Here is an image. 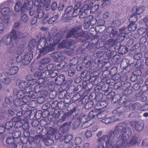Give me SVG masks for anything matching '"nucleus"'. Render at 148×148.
Segmentation results:
<instances>
[{
	"label": "nucleus",
	"instance_id": "4d7b16f0",
	"mask_svg": "<svg viewBox=\"0 0 148 148\" xmlns=\"http://www.w3.org/2000/svg\"><path fill=\"white\" fill-rule=\"evenodd\" d=\"M41 86L40 85H38L34 87V92L36 93H38L41 91Z\"/></svg>",
	"mask_w": 148,
	"mask_h": 148
},
{
	"label": "nucleus",
	"instance_id": "c9c22d12",
	"mask_svg": "<svg viewBox=\"0 0 148 148\" xmlns=\"http://www.w3.org/2000/svg\"><path fill=\"white\" fill-rule=\"evenodd\" d=\"M65 80L64 76L63 75H60L56 78V81H59L60 82L59 84H62L64 82Z\"/></svg>",
	"mask_w": 148,
	"mask_h": 148
},
{
	"label": "nucleus",
	"instance_id": "e2e57ef3",
	"mask_svg": "<svg viewBox=\"0 0 148 148\" xmlns=\"http://www.w3.org/2000/svg\"><path fill=\"white\" fill-rule=\"evenodd\" d=\"M13 111L10 109L8 111V114L10 116H12L14 115V112H17L18 110L15 109L13 110Z\"/></svg>",
	"mask_w": 148,
	"mask_h": 148
},
{
	"label": "nucleus",
	"instance_id": "774afa93",
	"mask_svg": "<svg viewBox=\"0 0 148 148\" xmlns=\"http://www.w3.org/2000/svg\"><path fill=\"white\" fill-rule=\"evenodd\" d=\"M113 52L111 51H107L106 52L107 55L109 58L112 57L113 56Z\"/></svg>",
	"mask_w": 148,
	"mask_h": 148
},
{
	"label": "nucleus",
	"instance_id": "8fccbe9b",
	"mask_svg": "<svg viewBox=\"0 0 148 148\" xmlns=\"http://www.w3.org/2000/svg\"><path fill=\"white\" fill-rule=\"evenodd\" d=\"M85 137L87 139L90 138L92 136V132L89 130H87L85 133Z\"/></svg>",
	"mask_w": 148,
	"mask_h": 148
},
{
	"label": "nucleus",
	"instance_id": "37998d69",
	"mask_svg": "<svg viewBox=\"0 0 148 148\" xmlns=\"http://www.w3.org/2000/svg\"><path fill=\"white\" fill-rule=\"evenodd\" d=\"M91 121H92L91 120H89L88 121L83 123L84 124L82 126L83 128H86L91 125L92 124V123H91Z\"/></svg>",
	"mask_w": 148,
	"mask_h": 148
},
{
	"label": "nucleus",
	"instance_id": "f704fd0d",
	"mask_svg": "<svg viewBox=\"0 0 148 148\" xmlns=\"http://www.w3.org/2000/svg\"><path fill=\"white\" fill-rule=\"evenodd\" d=\"M21 132L18 130H14L12 133V135L14 138H17L19 137L21 135Z\"/></svg>",
	"mask_w": 148,
	"mask_h": 148
},
{
	"label": "nucleus",
	"instance_id": "de8ad7c7",
	"mask_svg": "<svg viewBox=\"0 0 148 148\" xmlns=\"http://www.w3.org/2000/svg\"><path fill=\"white\" fill-rule=\"evenodd\" d=\"M83 140L82 138L79 137H77L75 138V143L76 145H79L82 143Z\"/></svg>",
	"mask_w": 148,
	"mask_h": 148
},
{
	"label": "nucleus",
	"instance_id": "bb28decb",
	"mask_svg": "<svg viewBox=\"0 0 148 148\" xmlns=\"http://www.w3.org/2000/svg\"><path fill=\"white\" fill-rule=\"evenodd\" d=\"M27 82L22 81H21L19 85V88L21 89H23L26 91H27L29 89L27 88V87L29 86L28 85Z\"/></svg>",
	"mask_w": 148,
	"mask_h": 148
},
{
	"label": "nucleus",
	"instance_id": "f03ea898",
	"mask_svg": "<svg viewBox=\"0 0 148 148\" xmlns=\"http://www.w3.org/2000/svg\"><path fill=\"white\" fill-rule=\"evenodd\" d=\"M60 41L59 39L54 40L50 36L46 38H42L38 41L37 48L40 54L45 55L54 50L55 46Z\"/></svg>",
	"mask_w": 148,
	"mask_h": 148
},
{
	"label": "nucleus",
	"instance_id": "9d476101",
	"mask_svg": "<svg viewBox=\"0 0 148 148\" xmlns=\"http://www.w3.org/2000/svg\"><path fill=\"white\" fill-rule=\"evenodd\" d=\"M55 138L56 139H60V140L62 141L64 140L66 143H69L72 139L73 136L72 135L67 134L66 133H63L61 135L59 133H56L55 134Z\"/></svg>",
	"mask_w": 148,
	"mask_h": 148
},
{
	"label": "nucleus",
	"instance_id": "20e7f679",
	"mask_svg": "<svg viewBox=\"0 0 148 148\" xmlns=\"http://www.w3.org/2000/svg\"><path fill=\"white\" fill-rule=\"evenodd\" d=\"M121 108H122V107H121L119 108H117L116 110H114L113 112V113L114 114H115V115L114 116H112L110 118H105L102 120V122L106 124H108L112 123L119 119H121V118H117V117H119V116H123V114H119V113L123 112V111H120V109H121Z\"/></svg>",
	"mask_w": 148,
	"mask_h": 148
},
{
	"label": "nucleus",
	"instance_id": "bf43d9fd",
	"mask_svg": "<svg viewBox=\"0 0 148 148\" xmlns=\"http://www.w3.org/2000/svg\"><path fill=\"white\" fill-rule=\"evenodd\" d=\"M77 8H74V12L73 14H72L73 17H75L79 14V12H78V10H79L77 9Z\"/></svg>",
	"mask_w": 148,
	"mask_h": 148
},
{
	"label": "nucleus",
	"instance_id": "4c0bfd02",
	"mask_svg": "<svg viewBox=\"0 0 148 148\" xmlns=\"http://www.w3.org/2000/svg\"><path fill=\"white\" fill-rule=\"evenodd\" d=\"M44 136L43 135H38L36 136L35 137V138L34 139V143L36 144H38L40 142L41 138H44Z\"/></svg>",
	"mask_w": 148,
	"mask_h": 148
},
{
	"label": "nucleus",
	"instance_id": "e433bc0d",
	"mask_svg": "<svg viewBox=\"0 0 148 148\" xmlns=\"http://www.w3.org/2000/svg\"><path fill=\"white\" fill-rule=\"evenodd\" d=\"M13 125V123L12 119L11 121L6 123L5 125V128L6 130H10L12 128Z\"/></svg>",
	"mask_w": 148,
	"mask_h": 148
},
{
	"label": "nucleus",
	"instance_id": "39448f33",
	"mask_svg": "<svg viewBox=\"0 0 148 148\" xmlns=\"http://www.w3.org/2000/svg\"><path fill=\"white\" fill-rule=\"evenodd\" d=\"M20 36H18L17 33L13 29L12 31L10 32L9 35H6L4 36L1 39L2 43L5 45H9L12 42V38L16 39L17 38H20Z\"/></svg>",
	"mask_w": 148,
	"mask_h": 148
},
{
	"label": "nucleus",
	"instance_id": "6ab92c4d",
	"mask_svg": "<svg viewBox=\"0 0 148 148\" xmlns=\"http://www.w3.org/2000/svg\"><path fill=\"white\" fill-rule=\"evenodd\" d=\"M144 7L134 6L132 8V12L133 13L137 15H139L142 14L144 12Z\"/></svg>",
	"mask_w": 148,
	"mask_h": 148
},
{
	"label": "nucleus",
	"instance_id": "72a5a7b5",
	"mask_svg": "<svg viewBox=\"0 0 148 148\" xmlns=\"http://www.w3.org/2000/svg\"><path fill=\"white\" fill-rule=\"evenodd\" d=\"M93 5V3L92 2H91L89 5L86 4L85 5L81 10V11H82V12L84 11L85 12H86V11L90 9L91 7Z\"/></svg>",
	"mask_w": 148,
	"mask_h": 148
},
{
	"label": "nucleus",
	"instance_id": "0eeeda50",
	"mask_svg": "<svg viewBox=\"0 0 148 148\" xmlns=\"http://www.w3.org/2000/svg\"><path fill=\"white\" fill-rule=\"evenodd\" d=\"M32 7L29 3L25 2L22 5V3L19 1H17L15 5L14 9L15 12H19L20 11L22 13H24L26 10H28Z\"/></svg>",
	"mask_w": 148,
	"mask_h": 148
},
{
	"label": "nucleus",
	"instance_id": "423d86ee",
	"mask_svg": "<svg viewBox=\"0 0 148 148\" xmlns=\"http://www.w3.org/2000/svg\"><path fill=\"white\" fill-rule=\"evenodd\" d=\"M56 132V130L55 129L50 128L46 134V136L44 137L43 139V142L46 145H50L53 144V140L52 139V136L55 134Z\"/></svg>",
	"mask_w": 148,
	"mask_h": 148
},
{
	"label": "nucleus",
	"instance_id": "7c9ffc66",
	"mask_svg": "<svg viewBox=\"0 0 148 148\" xmlns=\"http://www.w3.org/2000/svg\"><path fill=\"white\" fill-rule=\"evenodd\" d=\"M128 50V49L125 46L122 45L120 47L118 52L119 53L123 54L126 53Z\"/></svg>",
	"mask_w": 148,
	"mask_h": 148
},
{
	"label": "nucleus",
	"instance_id": "393cba45",
	"mask_svg": "<svg viewBox=\"0 0 148 148\" xmlns=\"http://www.w3.org/2000/svg\"><path fill=\"white\" fill-rule=\"evenodd\" d=\"M7 144H9L10 148H15L16 144L15 138L11 137H8L6 141Z\"/></svg>",
	"mask_w": 148,
	"mask_h": 148
},
{
	"label": "nucleus",
	"instance_id": "ea45409f",
	"mask_svg": "<svg viewBox=\"0 0 148 148\" xmlns=\"http://www.w3.org/2000/svg\"><path fill=\"white\" fill-rule=\"evenodd\" d=\"M73 9V7L71 6H69L68 7L65 11V15H66L67 16H68L71 13Z\"/></svg>",
	"mask_w": 148,
	"mask_h": 148
},
{
	"label": "nucleus",
	"instance_id": "ddd939ff",
	"mask_svg": "<svg viewBox=\"0 0 148 148\" xmlns=\"http://www.w3.org/2000/svg\"><path fill=\"white\" fill-rule=\"evenodd\" d=\"M23 63L24 65H27L30 62L33 58V53L30 51L28 53L25 54L23 56Z\"/></svg>",
	"mask_w": 148,
	"mask_h": 148
},
{
	"label": "nucleus",
	"instance_id": "0e129e2a",
	"mask_svg": "<svg viewBox=\"0 0 148 148\" xmlns=\"http://www.w3.org/2000/svg\"><path fill=\"white\" fill-rule=\"evenodd\" d=\"M5 28V26L2 23H0V33H2Z\"/></svg>",
	"mask_w": 148,
	"mask_h": 148
},
{
	"label": "nucleus",
	"instance_id": "c85d7f7f",
	"mask_svg": "<svg viewBox=\"0 0 148 148\" xmlns=\"http://www.w3.org/2000/svg\"><path fill=\"white\" fill-rule=\"evenodd\" d=\"M89 17L90 19H92L93 22H95L94 21H95V23L96 22H97L98 24L100 26H104L105 24V21L103 19H101L99 21H97V19L95 20L92 15L89 16Z\"/></svg>",
	"mask_w": 148,
	"mask_h": 148
},
{
	"label": "nucleus",
	"instance_id": "6e6d98bb",
	"mask_svg": "<svg viewBox=\"0 0 148 148\" xmlns=\"http://www.w3.org/2000/svg\"><path fill=\"white\" fill-rule=\"evenodd\" d=\"M36 44L35 40H32L29 42V47L32 48L34 47Z\"/></svg>",
	"mask_w": 148,
	"mask_h": 148
},
{
	"label": "nucleus",
	"instance_id": "69168bd1",
	"mask_svg": "<svg viewBox=\"0 0 148 148\" xmlns=\"http://www.w3.org/2000/svg\"><path fill=\"white\" fill-rule=\"evenodd\" d=\"M58 6V4L56 2H53L51 5V9L52 10H54L56 9Z\"/></svg>",
	"mask_w": 148,
	"mask_h": 148
},
{
	"label": "nucleus",
	"instance_id": "052dcab7",
	"mask_svg": "<svg viewBox=\"0 0 148 148\" xmlns=\"http://www.w3.org/2000/svg\"><path fill=\"white\" fill-rule=\"evenodd\" d=\"M145 29L143 28H141L138 29V33L140 35H142L145 32Z\"/></svg>",
	"mask_w": 148,
	"mask_h": 148
},
{
	"label": "nucleus",
	"instance_id": "cd10ccee",
	"mask_svg": "<svg viewBox=\"0 0 148 148\" xmlns=\"http://www.w3.org/2000/svg\"><path fill=\"white\" fill-rule=\"evenodd\" d=\"M27 88L29 89L26 91V94L29 97V99H30L31 98L34 99L36 97V96L34 94L33 92L32 91V87L31 86H29L28 87L27 86Z\"/></svg>",
	"mask_w": 148,
	"mask_h": 148
},
{
	"label": "nucleus",
	"instance_id": "f257e3e1",
	"mask_svg": "<svg viewBox=\"0 0 148 148\" xmlns=\"http://www.w3.org/2000/svg\"><path fill=\"white\" fill-rule=\"evenodd\" d=\"M116 130L120 133L119 136V142L120 143L119 145L122 146L121 148H124L128 145H134L138 143L137 138L134 137H133L130 142L128 143L127 139L125 137L127 134L128 136L131 135V131L130 128L126 126L125 123L119 124L117 126L115 132H113V135L115 137L117 135L118 133H116Z\"/></svg>",
	"mask_w": 148,
	"mask_h": 148
},
{
	"label": "nucleus",
	"instance_id": "b1692460",
	"mask_svg": "<svg viewBox=\"0 0 148 148\" xmlns=\"http://www.w3.org/2000/svg\"><path fill=\"white\" fill-rule=\"evenodd\" d=\"M18 68L16 66H11L8 69V74L10 75L16 74L18 72Z\"/></svg>",
	"mask_w": 148,
	"mask_h": 148
},
{
	"label": "nucleus",
	"instance_id": "aec40b11",
	"mask_svg": "<svg viewBox=\"0 0 148 148\" xmlns=\"http://www.w3.org/2000/svg\"><path fill=\"white\" fill-rule=\"evenodd\" d=\"M77 32V30L76 28H74L71 30L68 34L67 37L68 38L71 37L72 35H74V36L75 38H78L80 37H82V35L80 33H76Z\"/></svg>",
	"mask_w": 148,
	"mask_h": 148
},
{
	"label": "nucleus",
	"instance_id": "2eb2a0df",
	"mask_svg": "<svg viewBox=\"0 0 148 148\" xmlns=\"http://www.w3.org/2000/svg\"><path fill=\"white\" fill-rule=\"evenodd\" d=\"M40 3L43 4L44 6L46 7V10H48L49 9V5L50 3V0H35V5L36 6L39 5Z\"/></svg>",
	"mask_w": 148,
	"mask_h": 148
},
{
	"label": "nucleus",
	"instance_id": "4468645a",
	"mask_svg": "<svg viewBox=\"0 0 148 148\" xmlns=\"http://www.w3.org/2000/svg\"><path fill=\"white\" fill-rule=\"evenodd\" d=\"M66 63L64 61H63L62 62L58 64H57V66L56 68V69H55V67L56 66L55 65L53 64L54 66V70L53 71L54 73V74L55 75V73H57V75H58V71L62 70V71H67V69L66 67L67 66V65H66Z\"/></svg>",
	"mask_w": 148,
	"mask_h": 148
},
{
	"label": "nucleus",
	"instance_id": "a18cd8bd",
	"mask_svg": "<svg viewBox=\"0 0 148 148\" xmlns=\"http://www.w3.org/2000/svg\"><path fill=\"white\" fill-rule=\"evenodd\" d=\"M21 99L19 98L16 99L14 101V104L15 106H18L21 104L22 105V104H21Z\"/></svg>",
	"mask_w": 148,
	"mask_h": 148
},
{
	"label": "nucleus",
	"instance_id": "4be33fe9",
	"mask_svg": "<svg viewBox=\"0 0 148 148\" xmlns=\"http://www.w3.org/2000/svg\"><path fill=\"white\" fill-rule=\"evenodd\" d=\"M13 92L14 95L16 96L18 98L20 99L26 94V91L23 89L17 90V89H15Z\"/></svg>",
	"mask_w": 148,
	"mask_h": 148
},
{
	"label": "nucleus",
	"instance_id": "f8f14e48",
	"mask_svg": "<svg viewBox=\"0 0 148 148\" xmlns=\"http://www.w3.org/2000/svg\"><path fill=\"white\" fill-rule=\"evenodd\" d=\"M11 78L8 76L7 72H3L0 74V82L3 85H6L11 82Z\"/></svg>",
	"mask_w": 148,
	"mask_h": 148
},
{
	"label": "nucleus",
	"instance_id": "c03bdc74",
	"mask_svg": "<svg viewBox=\"0 0 148 148\" xmlns=\"http://www.w3.org/2000/svg\"><path fill=\"white\" fill-rule=\"evenodd\" d=\"M68 71V75L69 76L72 77L76 73L75 69L71 68Z\"/></svg>",
	"mask_w": 148,
	"mask_h": 148
},
{
	"label": "nucleus",
	"instance_id": "473e14b6",
	"mask_svg": "<svg viewBox=\"0 0 148 148\" xmlns=\"http://www.w3.org/2000/svg\"><path fill=\"white\" fill-rule=\"evenodd\" d=\"M137 26V25L135 24L134 22H132L128 26V29L129 31H134L136 30Z\"/></svg>",
	"mask_w": 148,
	"mask_h": 148
},
{
	"label": "nucleus",
	"instance_id": "79ce46f5",
	"mask_svg": "<svg viewBox=\"0 0 148 148\" xmlns=\"http://www.w3.org/2000/svg\"><path fill=\"white\" fill-rule=\"evenodd\" d=\"M137 15L136 14H134L130 18L129 20L132 22L136 21L138 19Z\"/></svg>",
	"mask_w": 148,
	"mask_h": 148
},
{
	"label": "nucleus",
	"instance_id": "1a4fd4ad",
	"mask_svg": "<svg viewBox=\"0 0 148 148\" xmlns=\"http://www.w3.org/2000/svg\"><path fill=\"white\" fill-rule=\"evenodd\" d=\"M54 66L53 64H49L47 67V70L43 71L41 73V77L42 78L48 77L51 76L52 77H55L57 75V73H55V75L54 74L53 71ZM55 71H56L55 70Z\"/></svg>",
	"mask_w": 148,
	"mask_h": 148
},
{
	"label": "nucleus",
	"instance_id": "a19ab883",
	"mask_svg": "<svg viewBox=\"0 0 148 148\" xmlns=\"http://www.w3.org/2000/svg\"><path fill=\"white\" fill-rule=\"evenodd\" d=\"M99 7V5H95L93 6H92L90 8V12L92 13H95L97 12Z\"/></svg>",
	"mask_w": 148,
	"mask_h": 148
},
{
	"label": "nucleus",
	"instance_id": "412c9836",
	"mask_svg": "<svg viewBox=\"0 0 148 148\" xmlns=\"http://www.w3.org/2000/svg\"><path fill=\"white\" fill-rule=\"evenodd\" d=\"M75 43L73 41H70L69 40H65L62 41L61 43L58 45V47H62L64 48L69 46H71L73 44Z\"/></svg>",
	"mask_w": 148,
	"mask_h": 148
},
{
	"label": "nucleus",
	"instance_id": "338daca9",
	"mask_svg": "<svg viewBox=\"0 0 148 148\" xmlns=\"http://www.w3.org/2000/svg\"><path fill=\"white\" fill-rule=\"evenodd\" d=\"M110 15V13L108 12H104L103 15V18L104 19H107L109 17Z\"/></svg>",
	"mask_w": 148,
	"mask_h": 148
},
{
	"label": "nucleus",
	"instance_id": "5fc2aeb1",
	"mask_svg": "<svg viewBox=\"0 0 148 148\" xmlns=\"http://www.w3.org/2000/svg\"><path fill=\"white\" fill-rule=\"evenodd\" d=\"M36 82H37V80L36 79H32L31 80L29 81H27L28 85V86L30 85H33Z\"/></svg>",
	"mask_w": 148,
	"mask_h": 148
},
{
	"label": "nucleus",
	"instance_id": "6e6552de",
	"mask_svg": "<svg viewBox=\"0 0 148 148\" xmlns=\"http://www.w3.org/2000/svg\"><path fill=\"white\" fill-rule=\"evenodd\" d=\"M106 112L104 111H102L101 110L95 109L90 112L88 116L93 119H100L105 116Z\"/></svg>",
	"mask_w": 148,
	"mask_h": 148
},
{
	"label": "nucleus",
	"instance_id": "dca6fc26",
	"mask_svg": "<svg viewBox=\"0 0 148 148\" xmlns=\"http://www.w3.org/2000/svg\"><path fill=\"white\" fill-rule=\"evenodd\" d=\"M55 61L58 62L64 60L65 57L63 53L57 52L54 53L52 56Z\"/></svg>",
	"mask_w": 148,
	"mask_h": 148
},
{
	"label": "nucleus",
	"instance_id": "5701e85b",
	"mask_svg": "<svg viewBox=\"0 0 148 148\" xmlns=\"http://www.w3.org/2000/svg\"><path fill=\"white\" fill-rule=\"evenodd\" d=\"M22 98L21 99V101L24 104H22L21 105V110L23 111H25L24 110H23V108H23L24 107H26L27 105H29V102L30 100L29 99V97L27 95H25L24 96L22 97Z\"/></svg>",
	"mask_w": 148,
	"mask_h": 148
},
{
	"label": "nucleus",
	"instance_id": "680f3d73",
	"mask_svg": "<svg viewBox=\"0 0 148 148\" xmlns=\"http://www.w3.org/2000/svg\"><path fill=\"white\" fill-rule=\"evenodd\" d=\"M23 56L19 55L16 58V61L18 63L22 62L23 63Z\"/></svg>",
	"mask_w": 148,
	"mask_h": 148
},
{
	"label": "nucleus",
	"instance_id": "2f4dec72",
	"mask_svg": "<svg viewBox=\"0 0 148 148\" xmlns=\"http://www.w3.org/2000/svg\"><path fill=\"white\" fill-rule=\"evenodd\" d=\"M88 18L90 19L89 21L87 23L85 22L84 24V27L86 29H87L89 28L90 24L92 25H94L95 24V21H95V22H93L92 19H90L89 17Z\"/></svg>",
	"mask_w": 148,
	"mask_h": 148
},
{
	"label": "nucleus",
	"instance_id": "13d9d810",
	"mask_svg": "<svg viewBox=\"0 0 148 148\" xmlns=\"http://www.w3.org/2000/svg\"><path fill=\"white\" fill-rule=\"evenodd\" d=\"M81 11L82 12V13L79 15V18L81 19H82L86 18L87 15V12H85L84 11Z\"/></svg>",
	"mask_w": 148,
	"mask_h": 148
},
{
	"label": "nucleus",
	"instance_id": "603ef678",
	"mask_svg": "<svg viewBox=\"0 0 148 148\" xmlns=\"http://www.w3.org/2000/svg\"><path fill=\"white\" fill-rule=\"evenodd\" d=\"M78 61V59L77 57H75L72 59L70 61V63L72 65H75L76 64Z\"/></svg>",
	"mask_w": 148,
	"mask_h": 148
},
{
	"label": "nucleus",
	"instance_id": "7ed1b4c3",
	"mask_svg": "<svg viewBox=\"0 0 148 148\" xmlns=\"http://www.w3.org/2000/svg\"><path fill=\"white\" fill-rule=\"evenodd\" d=\"M99 143L103 144L106 142V147L107 148H121V146H119L120 143L119 142V138L117 140L115 139V138H111L109 139L107 136L104 135L99 138L98 140Z\"/></svg>",
	"mask_w": 148,
	"mask_h": 148
},
{
	"label": "nucleus",
	"instance_id": "864d4df0",
	"mask_svg": "<svg viewBox=\"0 0 148 148\" xmlns=\"http://www.w3.org/2000/svg\"><path fill=\"white\" fill-rule=\"evenodd\" d=\"M142 53L139 52L135 55L134 58L135 59L138 60L142 58Z\"/></svg>",
	"mask_w": 148,
	"mask_h": 148
},
{
	"label": "nucleus",
	"instance_id": "c756f323",
	"mask_svg": "<svg viewBox=\"0 0 148 148\" xmlns=\"http://www.w3.org/2000/svg\"><path fill=\"white\" fill-rule=\"evenodd\" d=\"M71 123L70 122L68 123H65L63 124L60 127L61 130L64 132L63 133H66V132L69 128L70 127Z\"/></svg>",
	"mask_w": 148,
	"mask_h": 148
},
{
	"label": "nucleus",
	"instance_id": "a211bd4d",
	"mask_svg": "<svg viewBox=\"0 0 148 148\" xmlns=\"http://www.w3.org/2000/svg\"><path fill=\"white\" fill-rule=\"evenodd\" d=\"M13 124L15 127L18 128L21 127L23 125V123L21 122V119L20 118L14 117L12 118Z\"/></svg>",
	"mask_w": 148,
	"mask_h": 148
},
{
	"label": "nucleus",
	"instance_id": "9b49d317",
	"mask_svg": "<svg viewBox=\"0 0 148 148\" xmlns=\"http://www.w3.org/2000/svg\"><path fill=\"white\" fill-rule=\"evenodd\" d=\"M10 12V10L9 7H4L3 8L1 12V15L3 16V18H2L3 21L5 24L9 23L10 21L9 20V14Z\"/></svg>",
	"mask_w": 148,
	"mask_h": 148
},
{
	"label": "nucleus",
	"instance_id": "a878e982",
	"mask_svg": "<svg viewBox=\"0 0 148 148\" xmlns=\"http://www.w3.org/2000/svg\"><path fill=\"white\" fill-rule=\"evenodd\" d=\"M125 29L126 28L125 27H123L120 29V33L119 34V41H122L126 36V31H125Z\"/></svg>",
	"mask_w": 148,
	"mask_h": 148
},
{
	"label": "nucleus",
	"instance_id": "58836bf2",
	"mask_svg": "<svg viewBox=\"0 0 148 148\" xmlns=\"http://www.w3.org/2000/svg\"><path fill=\"white\" fill-rule=\"evenodd\" d=\"M135 126L137 131H140L143 129V125L142 123H137L136 124Z\"/></svg>",
	"mask_w": 148,
	"mask_h": 148
},
{
	"label": "nucleus",
	"instance_id": "f3484780",
	"mask_svg": "<svg viewBox=\"0 0 148 148\" xmlns=\"http://www.w3.org/2000/svg\"><path fill=\"white\" fill-rule=\"evenodd\" d=\"M37 11H38V17L39 18H41L43 17L42 18V23H47L48 20L47 19L48 18V15L47 14H44V12L42 10H38V9H37Z\"/></svg>",
	"mask_w": 148,
	"mask_h": 148
},
{
	"label": "nucleus",
	"instance_id": "09e8293b",
	"mask_svg": "<svg viewBox=\"0 0 148 148\" xmlns=\"http://www.w3.org/2000/svg\"><path fill=\"white\" fill-rule=\"evenodd\" d=\"M21 19L23 22L27 23L28 21L29 18L26 14H23L21 16Z\"/></svg>",
	"mask_w": 148,
	"mask_h": 148
},
{
	"label": "nucleus",
	"instance_id": "49530a36",
	"mask_svg": "<svg viewBox=\"0 0 148 148\" xmlns=\"http://www.w3.org/2000/svg\"><path fill=\"white\" fill-rule=\"evenodd\" d=\"M59 17V16L58 15L54 16L51 18L48 21L49 24H51L55 22Z\"/></svg>",
	"mask_w": 148,
	"mask_h": 148
},
{
	"label": "nucleus",
	"instance_id": "3c124183",
	"mask_svg": "<svg viewBox=\"0 0 148 148\" xmlns=\"http://www.w3.org/2000/svg\"><path fill=\"white\" fill-rule=\"evenodd\" d=\"M50 61V60L48 58H45L42 59L40 62V64L44 65L48 64Z\"/></svg>",
	"mask_w": 148,
	"mask_h": 148
}]
</instances>
